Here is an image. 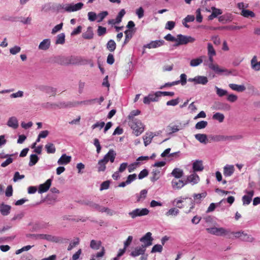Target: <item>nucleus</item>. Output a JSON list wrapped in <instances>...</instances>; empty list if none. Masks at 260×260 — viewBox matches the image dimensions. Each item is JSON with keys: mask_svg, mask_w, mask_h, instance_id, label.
I'll list each match as a JSON object with an SVG mask.
<instances>
[{"mask_svg": "<svg viewBox=\"0 0 260 260\" xmlns=\"http://www.w3.org/2000/svg\"><path fill=\"white\" fill-rule=\"evenodd\" d=\"M11 209V206L3 203L0 204V213L3 216L8 215Z\"/></svg>", "mask_w": 260, "mask_h": 260, "instance_id": "22", "label": "nucleus"}, {"mask_svg": "<svg viewBox=\"0 0 260 260\" xmlns=\"http://www.w3.org/2000/svg\"><path fill=\"white\" fill-rule=\"evenodd\" d=\"M152 177L150 178V180L152 182H155L157 181L160 177L162 173V169L160 168H154L151 172Z\"/></svg>", "mask_w": 260, "mask_h": 260, "instance_id": "19", "label": "nucleus"}, {"mask_svg": "<svg viewBox=\"0 0 260 260\" xmlns=\"http://www.w3.org/2000/svg\"><path fill=\"white\" fill-rule=\"evenodd\" d=\"M175 25V23L172 21H168L165 26V28L166 29L172 30L174 28Z\"/></svg>", "mask_w": 260, "mask_h": 260, "instance_id": "61", "label": "nucleus"}, {"mask_svg": "<svg viewBox=\"0 0 260 260\" xmlns=\"http://www.w3.org/2000/svg\"><path fill=\"white\" fill-rule=\"evenodd\" d=\"M162 245L160 244H156L152 247L151 252H161L162 250Z\"/></svg>", "mask_w": 260, "mask_h": 260, "instance_id": "50", "label": "nucleus"}, {"mask_svg": "<svg viewBox=\"0 0 260 260\" xmlns=\"http://www.w3.org/2000/svg\"><path fill=\"white\" fill-rule=\"evenodd\" d=\"M97 17V15L95 13L93 12H89L88 13V18L90 21H93L95 20Z\"/></svg>", "mask_w": 260, "mask_h": 260, "instance_id": "64", "label": "nucleus"}, {"mask_svg": "<svg viewBox=\"0 0 260 260\" xmlns=\"http://www.w3.org/2000/svg\"><path fill=\"white\" fill-rule=\"evenodd\" d=\"M108 13L107 11L102 12L98 14L97 17L99 18L98 22H101L107 15Z\"/></svg>", "mask_w": 260, "mask_h": 260, "instance_id": "58", "label": "nucleus"}, {"mask_svg": "<svg viewBox=\"0 0 260 260\" xmlns=\"http://www.w3.org/2000/svg\"><path fill=\"white\" fill-rule=\"evenodd\" d=\"M194 137L201 143L207 144L208 143L207 136L206 134H197L194 135Z\"/></svg>", "mask_w": 260, "mask_h": 260, "instance_id": "30", "label": "nucleus"}, {"mask_svg": "<svg viewBox=\"0 0 260 260\" xmlns=\"http://www.w3.org/2000/svg\"><path fill=\"white\" fill-rule=\"evenodd\" d=\"M139 165V162L136 161L135 162L131 164L130 165L127 166L128 172H132L134 171L136 168L138 167V166Z\"/></svg>", "mask_w": 260, "mask_h": 260, "instance_id": "62", "label": "nucleus"}, {"mask_svg": "<svg viewBox=\"0 0 260 260\" xmlns=\"http://www.w3.org/2000/svg\"><path fill=\"white\" fill-rule=\"evenodd\" d=\"M206 231L209 234L217 236H227L230 233V231L223 228L212 227L206 229Z\"/></svg>", "mask_w": 260, "mask_h": 260, "instance_id": "5", "label": "nucleus"}, {"mask_svg": "<svg viewBox=\"0 0 260 260\" xmlns=\"http://www.w3.org/2000/svg\"><path fill=\"white\" fill-rule=\"evenodd\" d=\"M164 39L168 41H171V42H175L176 43L177 41V37L175 38L174 36H173L171 34H169L167 35L165 37Z\"/></svg>", "mask_w": 260, "mask_h": 260, "instance_id": "59", "label": "nucleus"}, {"mask_svg": "<svg viewBox=\"0 0 260 260\" xmlns=\"http://www.w3.org/2000/svg\"><path fill=\"white\" fill-rule=\"evenodd\" d=\"M154 136H155V135H154L152 132L146 133L145 136H143L144 143L145 146H147L151 142V140Z\"/></svg>", "mask_w": 260, "mask_h": 260, "instance_id": "27", "label": "nucleus"}, {"mask_svg": "<svg viewBox=\"0 0 260 260\" xmlns=\"http://www.w3.org/2000/svg\"><path fill=\"white\" fill-rule=\"evenodd\" d=\"M51 183L52 180L49 179L44 183L40 184L39 186L38 192L39 193H43L47 191L51 186Z\"/></svg>", "mask_w": 260, "mask_h": 260, "instance_id": "17", "label": "nucleus"}, {"mask_svg": "<svg viewBox=\"0 0 260 260\" xmlns=\"http://www.w3.org/2000/svg\"><path fill=\"white\" fill-rule=\"evenodd\" d=\"M21 51V47L18 46H14L10 49V53L12 55H15Z\"/></svg>", "mask_w": 260, "mask_h": 260, "instance_id": "51", "label": "nucleus"}, {"mask_svg": "<svg viewBox=\"0 0 260 260\" xmlns=\"http://www.w3.org/2000/svg\"><path fill=\"white\" fill-rule=\"evenodd\" d=\"M149 213V210L147 208H136L129 211L128 215L132 219H135L138 217L147 215Z\"/></svg>", "mask_w": 260, "mask_h": 260, "instance_id": "4", "label": "nucleus"}, {"mask_svg": "<svg viewBox=\"0 0 260 260\" xmlns=\"http://www.w3.org/2000/svg\"><path fill=\"white\" fill-rule=\"evenodd\" d=\"M45 148L48 153H54L56 148L52 143H48L45 145Z\"/></svg>", "mask_w": 260, "mask_h": 260, "instance_id": "40", "label": "nucleus"}, {"mask_svg": "<svg viewBox=\"0 0 260 260\" xmlns=\"http://www.w3.org/2000/svg\"><path fill=\"white\" fill-rule=\"evenodd\" d=\"M215 89L216 94L219 97H222L224 95H228V91L226 90L219 88L218 87H217L216 86H215Z\"/></svg>", "mask_w": 260, "mask_h": 260, "instance_id": "37", "label": "nucleus"}, {"mask_svg": "<svg viewBox=\"0 0 260 260\" xmlns=\"http://www.w3.org/2000/svg\"><path fill=\"white\" fill-rule=\"evenodd\" d=\"M208 66L210 69L214 71L216 73L220 74L223 72H225L226 70L225 69H223L220 68L218 65L214 63H209Z\"/></svg>", "mask_w": 260, "mask_h": 260, "instance_id": "32", "label": "nucleus"}, {"mask_svg": "<svg viewBox=\"0 0 260 260\" xmlns=\"http://www.w3.org/2000/svg\"><path fill=\"white\" fill-rule=\"evenodd\" d=\"M147 191L146 189H143L141 191L140 194L137 196V201L140 202L144 200L147 196Z\"/></svg>", "mask_w": 260, "mask_h": 260, "instance_id": "48", "label": "nucleus"}, {"mask_svg": "<svg viewBox=\"0 0 260 260\" xmlns=\"http://www.w3.org/2000/svg\"><path fill=\"white\" fill-rule=\"evenodd\" d=\"M83 5H84L82 3H78L76 4H71L63 5L62 6V8L66 11L71 12L81 10L82 8Z\"/></svg>", "mask_w": 260, "mask_h": 260, "instance_id": "7", "label": "nucleus"}, {"mask_svg": "<svg viewBox=\"0 0 260 260\" xmlns=\"http://www.w3.org/2000/svg\"><path fill=\"white\" fill-rule=\"evenodd\" d=\"M235 171L234 166L226 165L223 167V175L225 177H230L233 175Z\"/></svg>", "mask_w": 260, "mask_h": 260, "instance_id": "23", "label": "nucleus"}, {"mask_svg": "<svg viewBox=\"0 0 260 260\" xmlns=\"http://www.w3.org/2000/svg\"><path fill=\"white\" fill-rule=\"evenodd\" d=\"M13 161V158L12 157H9L5 161L1 164V167L3 168L6 167Z\"/></svg>", "mask_w": 260, "mask_h": 260, "instance_id": "55", "label": "nucleus"}, {"mask_svg": "<svg viewBox=\"0 0 260 260\" xmlns=\"http://www.w3.org/2000/svg\"><path fill=\"white\" fill-rule=\"evenodd\" d=\"M179 212L178 209L176 207H172L166 212L165 215L167 217H175L179 214Z\"/></svg>", "mask_w": 260, "mask_h": 260, "instance_id": "29", "label": "nucleus"}, {"mask_svg": "<svg viewBox=\"0 0 260 260\" xmlns=\"http://www.w3.org/2000/svg\"><path fill=\"white\" fill-rule=\"evenodd\" d=\"M80 242V240L78 238H76L74 239L73 241H72L68 247V250L71 251L73 248L77 246Z\"/></svg>", "mask_w": 260, "mask_h": 260, "instance_id": "38", "label": "nucleus"}, {"mask_svg": "<svg viewBox=\"0 0 260 260\" xmlns=\"http://www.w3.org/2000/svg\"><path fill=\"white\" fill-rule=\"evenodd\" d=\"M195 39L191 36H184L181 34L177 35V41L174 46L185 45L189 43H193Z\"/></svg>", "mask_w": 260, "mask_h": 260, "instance_id": "6", "label": "nucleus"}, {"mask_svg": "<svg viewBox=\"0 0 260 260\" xmlns=\"http://www.w3.org/2000/svg\"><path fill=\"white\" fill-rule=\"evenodd\" d=\"M125 14V10L124 9L121 10L116 18V22L119 23L121 21L122 18L123 17Z\"/></svg>", "mask_w": 260, "mask_h": 260, "instance_id": "52", "label": "nucleus"}, {"mask_svg": "<svg viewBox=\"0 0 260 260\" xmlns=\"http://www.w3.org/2000/svg\"><path fill=\"white\" fill-rule=\"evenodd\" d=\"M204 56H201L198 58L192 59L190 61V66L192 67H196L200 65L203 61Z\"/></svg>", "mask_w": 260, "mask_h": 260, "instance_id": "28", "label": "nucleus"}, {"mask_svg": "<svg viewBox=\"0 0 260 260\" xmlns=\"http://www.w3.org/2000/svg\"><path fill=\"white\" fill-rule=\"evenodd\" d=\"M65 42V35L61 33L57 35L55 43L56 44H63Z\"/></svg>", "mask_w": 260, "mask_h": 260, "instance_id": "45", "label": "nucleus"}, {"mask_svg": "<svg viewBox=\"0 0 260 260\" xmlns=\"http://www.w3.org/2000/svg\"><path fill=\"white\" fill-rule=\"evenodd\" d=\"M184 126L182 125L181 123L178 125L176 124H170L168 127V131L169 132L170 134L177 133L180 130L183 128Z\"/></svg>", "mask_w": 260, "mask_h": 260, "instance_id": "25", "label": "nucleus"}, {"mask_svg": "<svg viewBox=\"0 0 260 260\" xmlns=\"http://www.w3.org/2000/svg\"><path fill=\"white\" fill-rule=\"evenodd\" d=\"M93 36L92 29L90 26L88 27L87 30L82 34V37L85 39H91L93 38Z\"/></svg>", "mask_w": 260, "mask_h": 260, "instance_id": "34", "label": "nucleus"}, {"mask_svg": "<svg viewBox=\"0 0 260 260\" xmlns=\"http://www.w3.org/2000/svg\"><path fill=\"white\" fill-rule=\"evenodd\" d=\"M39 160V157L36 154H31L30 156V160L29 162V166H32L37 164Z\"/></svg>", "mask_w": 260, "mask_h": 260, "instance_id": "46", "label": "nucleus"}, {"mask_svg": "<svg viewBox=\"0 0 260 260\" xmlns=\"http://www.w3.org/2000/svg\"><path fill=\"white\" fill-rule=\"evenodd\" d=\"M129 124L136 136H139L144 132V126L139 119H133L129 121Z\"/></svg>", "mask_w": 260, "mask_h": 260, "instance_id": "2", "label": "nucleus"}, {"mask_svg": "<svg viewBox=\"0 0 260 260\" xmlns=\"http://www.w3.org/2000/svg\"><path fill=\"white\" fill-rule=\"evenodd\" d=\"M206 11L209 12L212 11V14L208 17L209 20H212L222 13L221 10L216 8L215 7H212L210 9L206 8Z\"/></svg>", "mask_w": 260, "mask_h": 260, "instance_id": "15", "label": "nucleus"}, {"mask_svg": "<svg viewBox=\"0 0 260 260\" xmlns=\"http://www.w3.org/2000/svg\"><path fill=\"white\" fill-rule=\"evenodd\" d=\"M245 192L246 193V194L244 195L242 199L243 205H248L250 203L252 200V198L254 195V191L246 190Z\"/></svg>", "mask_w": 260, "mask_h": 260, "instance_id": "14", "label": "nucleus"}, {"mask_svg": "<svg viewBox=\"0 0 260 260\" xmlns=\"http://www.w3.org/2000/svg\"><path fill=\"white\" fill-rule=\"evenodd\" d=\"M148 96L152 102H155L158 101V99L160 97V94L159 91H156L154 94H149Z\"/></svg>", "mask_w": 260, "mask_h": 260, "instance_id": "47", "label": "nucleus"}, {"mask_svg": "<svg viewBox=\"0 0 260 260\" xmlns=\"http://www.w3.org/2000/svg\"><path fill=\"white\" fill-rule=\"evenodd\" d=\"M63 24L62 23H61L58 25H56L52 29L51 33L52 34H55L58 31H59L60 30L62 29Z\"/></svg>", "mask_w": 260, "mask_h": 260, "instance_id": "63", "label": "nucleus"}, {"mask_svg": "<svg viewBox=\"0 0 260 260\" xmlns=\"http://www.w3.org/2000/svg\"><path fill=\"white\" fill-rule=\"evenodd\" d=\"M207 195V193L206 192H202L201 193H194L193 195V197L194 199V200L196 201L197 203H200L201 201L205 198Z\"/></svg>", "mask_w": 260, "mask_h": 260, "instance_id": "42", "label": "nucleus"}, {"mask_svg": "<svg viewBox=\"0 0 260 260\" xmlns=\"http://www.w3.org/2000/svg\"><path fill=\"white\" fill-rule=\"evenodd\" d=\"M188 199L187 198H184L182 197H180L174 201V203H176V205L179 208H182L183 206H180L179 204L182 203L184 200Z\"/></svg>", "mask_w": 260, "mask_h": 260, "instance_id": "49", "label": "nucleus"}, {"mask_svg": "<svg viewBox=\"0 0 260 260\" xmlns=\"http://www.w3.org/2000/svg\"><path fill=\"white\" fill-rule=\"evenodd\" d=\"M116 153L113 150H110L104 156V158L98 161V171L104 172L106 170V165L109 161L113 162L116 156Z\"/></svg>", "mask_w": 260, "mask_h": 260, "instance_id": "1", "label": "nucleus"}, {"mask_svg": "<svg viewBox=\"0 0 260 260\" xmlns=\"http://www.w3.org/2000/svg\"><path fill=\"white\" fill-rule=\"evenodd\" d=\"M186 182L179 179H174L171 181L172 187L174 190H179L182 188Z\"/></svg>", "mask_w": 260, "mask_h": 260, "instance_id": "12", "label": "nucleus"}, {"mask_svg": "<svg viewBox=\"0 0 260 260\" xmlns=\"http://www.w3.org/2000/svg\"><path fill=\"white\" fill-rule=\"evenodd\" d=\"M208 55H216V52L212 46V45L211 43L208 44Z\"/></svg>", "mask_w": 260, "mask_h": 260, "instance_id": "54", "label": "nucleus"}, {"mask_svg": "<svg viewBox=\"0 0 260 260\" xmlns=\"http://www.w3.org/2000/svg\"><path fill=\"white\" fill-rule=\"evenodd\" d=\"M146 249L143 246H140L136 247L131 252L130 255L135 257L145 254Z\"/></svg>", "mask_w": 260, "mask_h": 260, "instance_id": "13", "label": "nucleus"}, {"mask_svg": "<svg viewBox=\"0 0 260 260\" xmlns=\"http://www.w3.org/2000/svg\"><path fill=\"white\" fill-rule=\"evenodd\" d=\"M30 237L36 239H45L49 241L57 242V238L50 235L37 234L30 235Z\"/></svg>", "mask_w": 260, "mask_h": 260, "instance_id": "10", "label": "nucleus"}, {"mask_svg": "<svg viewBox=\"0 0 260 260\" xmlns=\"http://www.w3.org/2000/svg\"><path fill=\"white\" fill-rule=\"evenodd\" d=\"M153 240V239L152 237V233L150 232H147L140 239V241L143 243L142 246L144 247L145 249L152 244Z\"/></svg>", "mask_w": 260, "mask_h": 260, "instance_id": "8", "label": "nucleus"}, {"mask_svg": "<svg viewBox=\"0 0 260 260\" xmlns=\"http://www.w3.org/2000/svg\"><path fill=\"white\" fill-rule=\"evenodd\" d=\"M105 124V123L103 121H98L94 123V124H93L91 126V128L92 129H94L96 128H99L100 129H101L104 126Z\"/></svg>", "mask_w": 260, "mask_h": 260, "instance_id": "53", "label": "nucleus"}, {"mask_svg": "<svg viewBox=\"0 0 260 260\" xmlns=\"http://www.w3.org/2000/svg\"><path fill=\"white\" fill-rule=\"evenodd\" d=\"M7 125L14 129H17L19 126L18 119L15 116L9 117L7 122Z\"/></svg>", "mask_w": 260, "mask_h": 260, "instance_id": "18", "label": "nucleus"}, {"mask_svg": "<svg viewBox=\"0 0 260 260\" xmlns=\"http://www.w3.org/2000/svg\"><path fill=\"white\" fill-rule=\"evenodd\" d=\"M229 86L232 90L238 92H242L246 89V87L243 85H238L236 84L231 83L230 84Z\"/></svg>", "mask_w": 260, "mask_h": 260, "instance_id": "31", "label": "nucleus"}, {"mask_svg": "<svg viewBox=\"0 0 260 260\" xmlns=\"http://www.w3.org/2000/svg\"><path fill=\"white\" fill-rule=\"evenodd\" d=\"M72 157L71 156L67 155L66 154H62L58 159L57 164L59 165H66L70 162Z\"/></svg>", "mask_w": 260, "mask_h": 260, "instance_id": "24", "label": "nucleus"}, {"mask_svg": "<svg viewBox=\"0 0 260 260\" xmlns=\"http://www.w3.org/2000/svg\"><path fill=\"white\" fill-rule=\"evenodd\" d=\"M140 113V111L138 110H133L131 112L129 115H128V119H131V120H132L133 119H135L134 118V117L135 116L139 115Z\"/></svg>", "mask_w": 260, "mask_h": 260, "instance_id": "60", "label": "nucleus"}, {"mask_svg": "<svg viewBox=\"0 0 260 260\" xmlns=\"http://www.w3.org/2000/svg\"><path fill=\"white\" fill-rule=\"evenodd\" d=\"M204 169L203 161L201 160H196L192 163L193 172H201Z\"/></svg>", "mask_w": 260, "mask_h": 260, "instance_id": "20", "label": "nucleus"}, {"mask_svg": "<svg viewBox=\"0 0 260 260\" xmlns=\"http://www.w3.org/2000/svg\"><path fill=\"white\" fill-rule=\"evenodd\" d=\"M188 81L190 82H193L196 84L206 85L208 80L207 77L204 76H197L194 78H189Z\"/></svg>", "mask_w": 260, "mask_h": 260, "instance_id": "9", "label": "nucleus"}, {"mask_svg": "<svg viewBox=\"0 0 260 260\" xmlns=\"http://www.w3.org/2000/svg\"><path fill=\"white\" fill-rule=\"evenodd\" d=\"M93 144L96 148V152L99 153L101 150V146L99 140L97 138L93 140Z\"/></svg>", "mask_w": 260, "mask_h": 260, "instance_id": "57", "label": "nucleus"}, {"mask_svg": "<svg viewBox=\"0 0 260 260\" xmlns=\"http://www.w3.org/2000/svg\"><path fill=\"white\" fill-rule=\"evenodd\" d=\"M227 95L226 99L230 102L234 103L238 100V96L234 94H230Z\"/></svg>", "mask_w": 260, "mask_h": 260, "instance_id": "56", "label": "nucleus"}, {"mask_svg": "<svg viewBox=\"0 0 260 260\" xmlns=\"http://www.w3.org/2000/svg\"><path fill=\"white\" fill-rule=\"evenodd\" d=\"M50 40L46 39L43 40V41L40 43L38 48L40 50H46L50 47Z\"/></svg>", "mask_w": 260, "mask_h": 260, "instance_id": "26", "label": "nucleus"}, {"mask_svg": "<svg viewBox=\"0 0 260 260\" xmlns=\"http://www.w3.org/2000/svg\"><path fill=\"white\" fill-rule=\"evenodd\" d=\"M107 48L111 52H113L116 48V43L113 40H110L107 44Z\"/></svg>", "mask_w": 260, "mask_h": 260, "instance_id": "44", "label": "nucleus"}, {"mask_svg": "<svg viewBox=\"0 0 260 260\" xmlns=\"http://www.w3.org/2000/svg\"><path fill=\"white\" fill-rule=\"evenodd\" d=\"M212 118L214 120H217L220 123H221L223 121L224 119V116L223 114L217 112L213 114Z\"/></svg>", "mask_w": 260, "mask_h": 260, "instance_id": "39", "label": "nucleus"}, {"mask_svg": "<svg viewBox=\"0 0 260 260\" xmlns=\"http://www.w3.org/2000/svg\"><path fill=\"white\" fill-rule=\"evenodd\" d=\"M171 174L175 178L179 179L183 175V171L179 168H175L172 172Z\"/></svg>", "mask_w": 260, "mask_h": 260, "instance_id": "33", "label": "nucleus"}, {"mask_svg": "<svg viewBox=\"0 0 260 260\" xmlns=\"http://www.w3.org/2000/svg\"><path fill=\"white\" fill-rule=\"evenodd\" d=\"M101 246V242L100 241H95L92 240L90 242V246L92 249L98 250L99 249Z\"/></svg>", "mask_w": 260, "mask_h": 260, "instance_id": "41", "label": "nucleus"}, {"mask_svg": "<svg viewBox=\"0 0 260 260\" xmlns=\"http://www.w3.org/2000/svg\"><path fill=\"white\" fill-rule=\"evenodd\" d=\"M85 204L88 206L92 209H95L98 211H100L102 206L100 205L90 201H87L85 202Z\"/></svg>", "mask_w": 260, "mask_h": 260, "instance_id": "35", "label": "nucleus"}, {"mask_svg": "<svg viewBox=\"0 0 260 260\" xmlns=\"http://www.w3.org/2000/svg\"><path fill=\"white\" fill-rule=\"evenodd\" d=\"M233 139V137L232 136H225L223 135H215L212 138V140L215 142L231 141Z\"/></svg>", "mask_w": 260, "mask_h": 260, "instance_id": "21", "label": "nucleus"}, {"mask_svg": "<svg viewBox=\"0 0 260 260\" xmlns=\"http://www.w3.org/2000/svg\"><path fill=\"white\" fill-rule=\"evenodd\" d=\"M231 234L234 235L235 238H239L244 242L252 243L255 241V238L252 236L242 231L232 232Z\"/></svg>", "mask_w": 260, "mask_h": 260, "instance_id": "3", "label": "nucleus"}, {"mask_svg": "<svg viewBox=\"0 0 260 260\" xmlns=\"http://www.w3.org/2000/svg\"><path fill=\"white\" fill-rule=\"evenodd\" d=\"M241 15L246 18H253L255 16L253 12L247 9L243 10L241 11Z\"/></svg>", "mask_w": 260, "mask_h": 260, "instance_id": "36", "label": "nucleus"}, {"mask_svg": "<svg viewBox=\"0 0 260 260\" xmlns=\"http://www.w3.org/2000/svg\"><path fill=\"white\" fill-rule=\"evenodd\" d=\"M200 181V177L196 172H193L190 175L188 176L186 178V182L189 183L192 185L197 184Z\"/></svg>", "mask_w": 260, "mask_h": 260, "instance_id": "16", "label": "nucleus"}, {"mask_svg": "<svg viewBox=\"0 0 260 260\" xmlns=\"http://www.w3.org/2000/svg\"><path fill=\"white\" fill-rule=\"evenodd\" d=\"M208 125V122L206 121H200L197 122L195 125V128L197 129H201L205 128Z\"/></svg>", "mask_w": 260, "mask_h": 260, "instance_id": "43", "label": "nucleus"}, {"mask_svg": "<svg viewBox=\"0 0 260 260\" xmlns=\"http://www.w3.org/2000/svg\"><path fill=\"white\" fill-rule=\"evenodd\" d=\"M165 41L162 40L152 41L149 43L143 46V48L154 49L162 46Z\"/></svg>", "mask_w": 260, "mask_h": 260, "instance_id": "11", "label": "nucleus"}]
</instances>
